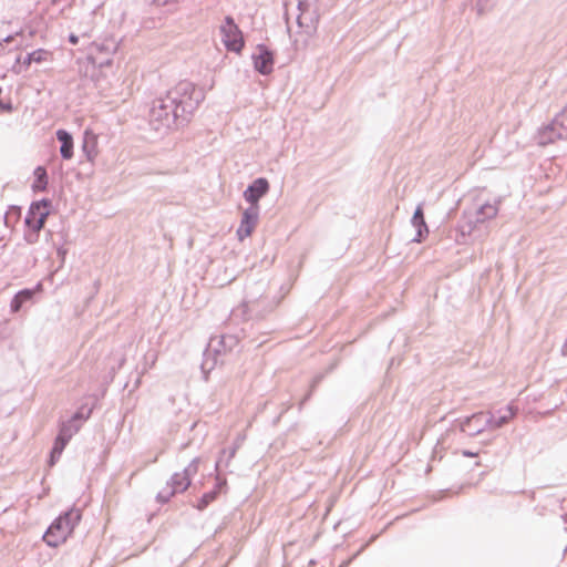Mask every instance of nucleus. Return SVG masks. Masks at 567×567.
I'll use <instances>...</instances> for the list:
<instances>
[{
    "label": "nucleus",
    "instance_id": "2eb2a0df",
    "mask_svg": "<svg viewBox=\"0 0 567 567\" xmlns=\"http://www.w3.org/2000/svg\"><path fill=\"white\" fill-rule=\"evenodd\" d=\"M460 429L468 436H475L488 429L485 419V412H476L470 416L464 417L460 423Z\"/></svg>",
    "mask_w": 567,
    "mask_h": 567
},
{
    "label": "nucleus",
    "instance_id": "f3484780",
    "mask_svg": "<svg viewBox=\"0 0 567 567\" xmlns=\"http://www.w3.org/2000/svg\"><path fill=\"white\" fill-rule=\"evenodd\" d=\"M120 47V41L114 37H106L101 41H93L90 44L89 53L95 55H114Z\"/></svg>",
    "mask_w": 567,
    "mask_h": 567
},
{
    "label": "nucleus",
    "instance_id": "a211bd4d",
    "mask_svg": "<svg viewBox=\"0 0 567 567\" xmlns=\"http://www.w3.org/2000/svg\"><path fill=\"white\" fill-rule=\"evenodd\" d=\"M96 399H92V402H83L70 416V419L63 421L62 423L70 424V426L80 424L81 427L82 424L91 417L94 409L96 408Z\"/></svg>",
    "mask_w": 567,
    "mask_h": 567
},
{
    "label": "nucleus",
    "instance_id": "39448f33",
    "mask_svg": "<svg viewBox=\"0 0 567 567\" xmlns=\"http://www.w3.org/2000/svg\"><path fill=\"white\" fill-rule=\"evenodd\" d=\"M220 34L221 41L227 51L235 52L237 54L241 53L245 41L243 38V32L239 29L238 24L235 22L231 16H226L224 19V23L220 25Z\"/></svg>",
    "mask_w": 567,
    "mask_h": 567
},
{
    "label": "nucleus",
    "instance_id": "aec40b11",
    "mask_svg": "<svg viewBox=\"0 0 567 567\" xmlns=\"http://www.w3.org/2000/svg\"><path fill=\"white\" fill-rule=\"evenodd\" d=\"M81 148L85 158L91 163L94 162L97 155V137L92 131H84Z\"/></svg>",
    "mask_w": 567,
    "mask_h": 567
},
{
    "label": "nucleus",
    "instance_id": "ea45409f",
    "mask_svg": "<svg viewBox=\"0 0 567 567\" xmlns=\"http://www.w3.org/2000/svg\"><path fill=\"white\" fill-rule=\"evenodd\" d=\"M462 454L465 456V457H474L477 455L476 452H473V451H470V450H463Z\"/></svg>",
    "mask_w": 567,
    "mask_h": 567
},
{
    "label": "nucleus",
    "instance_id": "6e6552de",
    "mask_svg": "<svg viewBox=\"0 0 567 567\" xmlns=\"http://www.w3.org/2000/svg\"><path fill=\"white\" fill-rule=\"evenodd\" d=\"M484 224L481 223L477 215L473 214L472 210H464L457 220L455 230L456 238L455 240L460 244H465L466 238L472 236L476 230L481 228Z\"/></svg>",
    "mask_w": 567,
    "mask_h": 567
},
{
    "label": "nucleus",
    "instance_id": "2f4dec72",
    "mask_svg": "<svg viewBox=\"0 0 567 567\" xmlns=\"http://www.w3.org/2000/svg\"><path fill=\"white\" fill-rule=\"evenodd\" d=\"M322 379H323V374H321V373H319V374H317V375H315V377L312 378L311 383H310V390H309V392L305 395V398L302 399V401H301V403H300L301 405H302L305 402H307V401L311 398L312 392H313V391H315V389L318 386V384L322 381Z\"/></svg>",
    "mask_w": 567,
    "mask_h": 567
},
{
    "label": "nucleus",
    "instance_id": "f704fd0d",
    "mask_svg": "<svg viewBox=\"0 0 567 567\" xmlns=\"http://www.w3.org/2000/svg\"><path fill=\"white\" fill-rule=\"evenodd\" d=\"M66 255H68V249L63 245H60L59 247H56V256L60 259V267L63 266Z\"/></svg>",
    "mask_w": 567,
    "mask_h": 567
},
{
    "label": "nucleus",
    "instance_id": "a19ab883",
    "mask_svg": "<svg viewBox=\"0 0 567 567\" xmlns=\"http://www.w3.org/2000/svg\"><path fill=\"white\" fill-rule=\"evenodd\" d=\"M560 353H561V355H564V357H565V355H567V337H566L565 342H564V343H563V346H561Z\"/></svg>",
    "mask_w": 567,
    "mask_h": 567
},
{
    "label": "nucleus",
    "instance_id": "423d86ee",
    "mask_svg": "<svg viewBox=\"0 0 567 567\" xmlns=\"http://www.w3.org/2000/svg\"><path fill=\"white\" fill-rule=\"evenodd\" d=\"M80 431V424L70 426V424H59L58 434L54 437L53 445L49 452L47 464L49 467H53L60 460L64 449L73 437L75 433Z\"/></svg>",
    "mask_w": 567,
    "mask_h": 567
},
{
    "label": "nucleus",
    "instance_id": "9b49d317",
    "mask_svg": "<svg viewBox=\"0 0 567 567\" xmlns=\"http://www.w3.org/2000/svg\"><path fill=\"white\" fill-rule=\"evenodd\" d=\"M260 207L248 206L241 213L240 224L236 230L237 238L243 241L249 237L258 224Z\"/></svg>",
    "mask_w": 567,
    "mask_h": 567
},
{
    "label": "nucleus",
    "instance_id": "49530a36",
    "mask_svg": "<svg viewBox=\"0 0 567 567\" xmlns=\"http://www.w3.org/2000/svg\"><path fill=\"white\" fill-rule=\"evenodd\" d=\"M116 370H117V368H112V369H111V371H110V373H111L112 375H114V374L116 373Z\"/></svg>",
    "mask_w": 567,
    "mask_h": 567
},
{
    "label": "nucleus",
    "instance_id": "864d4df0",
    "mask_svg": "<svg viewBox=\"0 0 567 567\" xmlns=\"http://www.w3.org/2000/svg\"><path fill=\"white\" fill-rule=\"evenodd\" d=\"M565 529L567 530V526L565 527Z\"/></svg>",
    "mask_w": 567,
    "mask_h": 567
},
{
    "label": "nucleus",
    "instance_id": "9d476101",
    "mask_svg": "<svg viewBox=\"0 0 567 567\" xmlns=\"http://www.w3.org/2000/svg\"><path fill=\"white\" fill-rule=\"evenodd\" d=\"M228 491L227 480L217 474L215 476V484L212 489L205 492L193 507L198 509L199 512L205 511L212 503H214L221 494H226Z\"/></svg>",
    "mask_w": 567,
    "mask_h": 567
},
{
    "label": "nucleus",
    "instance_id": "79ce46f5",
    "mask_svg": "<svg viewBox=\"0 0 567 567\" xmlns=\"http://www.w3.org/2000/svg\"><path fill=\"white\" fill-rule=\"evenodd\" d=\"M555 409H557V405H555V406H554L553 409H550V410H547V411L544 413V415H549V414H551V412H553Z\"/></svg>",
    "mask_w": 567,
    "mask_h": 567
},
{
    "label": "nucleus",
    "instance_id": "c85d7f7f",
    "mask_svg": "<svg viewBox=\"0 0 567 567\" xmlns=\"http://www.w3.org/2000/svg\"><path fill=\"white\" fill-rule=\"evenodd\" d=\"M237 449H238L237 445H233V446H229L228 449L220 450L219 456L217 457L216 463H215V471L218 472L219 467H221L225 455H227V461L225 462V467H227L229 465L230 461L236 455Z\"/></svg>",
    "mask_w": 567,
    "mask_h": 567
},
{
    "label": "nucleus",
    "instance_id": "5701e85b",
    "mask_svg": "<svg viewBox=\"0 0 567 567\" xmlns=\"http://www.w3.org/2000/svg\"><path fill=\"white\" fill-rule=\"evenodd\" d=\"M53 53L47 49L39 48L25 54L22 60L24 69H28L32 63H42L52 59Z\"/></svg>",
    "mask_w": 567,
    "mask_h": 567
},
{
    "label": "nucleus",
    "instance_id": "b1692460",
    "mask_svg": "<svg viewBox=\"0 0 567 567\" xmlns=\"http://www.w3.org/2000/svg\"><path fill=\"white\" fill-rule=\"evenodd\" d=\"M501 203V198L496 199L494 204L488 202L482 204L475 210H472L473 214L477 215L481 223L485 224L486 220L494 218L498 213V204Z\"/></svg>",
    "mask_w": 567,
    "mask_h": 567
},
{
    "label": "nucleus",
    "instance_id": "a878e982",
    "mask_svg": "<svg viewBox=\"0 0 567 567\" xmlns=\"http://www.w3.org/2000/svg\"><path fill=\"white\" fill-rule=\"evenodd\" d=\"M190 484V480L179 472L174 473L167 481V486L174 491L175 494L184 493Z\"/></svg>",
    "mask_w": 567,
    "mask_h": 567
},
{
    "label": "nucleus",
    "instance_id": "0eeeda50",
    "mask_svg": "<svg viewBox=\"0 0 567 567\" xmlns=\"http://www.w3.org/2000/svg\"><path fill=\"white\" fill-rule=\"evenodd\" d=\"M254 70L260 75H270L275 66V52L265 43H258L256 52L251 54Z\"/></svg>",
    "mask_w": 567,
    "mask_h": 567
},
{
    "label": "nucleus",
    "instance_id": "393cba45",
    "mask_svg": "<svg viewBox=\"0 0 567 567\" xmlns=\"http://www.w3.org/2000/svg\"><path fill=\"white\" fill-rule=\"evenodd\" d=\"M239 343V340L234 334H223L217 341V344L213 348V352L216 355L233 351Z\"/></svg>",
    "mask_w": 567,
    "mask_h": 567
},
{
    "label": "nucleus",
    "instance_id": "c9c22d12",
    "mask_svg": "<svg viewBox=\"0 0 567 567\" xmlns=\"http://www.w3.org/2000/svg\"><path fill=\"white\" fill-rule=\"evenodd\" d=\"M489 0H477V12L478 14H482L485 10V8L487 7Z\"/></svg>",
    "mask_w": 567,
    "mask_h": 567
},
{
    "label": "nucleus",
    "instance_id": "3c124183",
    "mask_svg": "<svg viewBox=\"0 0 567 567\" xmlns=\"http://www.w3.org/2000/svg\"><path fill=\"white\" fill-rule=\"evenodd\" d=\"M216 363H217V360L214 359L213 364H212V367L209 369H212Z\"/></svg>",
    "mask_w": 567,
    "mask_h": 567
},
{
    "label": "nucleus",
    "instance_id": "8fccbe9b",
    "mask_svg": "<svg viewBox=\"0 0 567 567\" xmlns=\"http://www.w3.org/2000/svg\"><path fill=\"white\" fill-rule=\"evenodd\" d=\"M226 461H227V455L224 456V462H223L221 466H225Z\"/></svg>",
    "mask_w": 567,
    "mask_h": 567
},
{
    "label": "nucleus",
    "instance_id": "c756f323",
    "mask_svg": "<svg viewBox=\"0 0 567 567\" xmlns=\"http://www.w3.org/2000/svg\"><path fill=\"white\" fill-rule=\"evenodd\" d=\"M200 462L202 458L199 456L194 457L181 473L192 481L198 472Z\"/></svg>",
    "mask_w": 567,
    "mask_h": 567
},
{
    "label": "nucleus",
    "instance_id": "a18cd8bd",
    "mask_svg": "<svg viewBox=\"0 0 567 567\" xmlns=\"http://www.w3.org/2000/svg\"><path fill=\"white\" fill-rule=\"evenodd\" d=\"M12 38H13L12 35H8V37H6V38L3 39V41H4V42H10Z\"/></svg>",
    "mask_w": 567,
    "mask_h": 567
},
{
    "label": "nucleus",
    "instance_id": "f03ea898",
    "mask_svg": "<svg viewBox=\"0 0 567 567\" xmlns=\"http://www.w3.org/2000/svg\"><path fill=\"white\" fill-rule=\"evenodd\" d=\"M82 519V511L71 506L56 516L42 536L43 542L52 548L65 543Z\"/></svg>",
    "mask_w": 567,
    "mask_h": 567
},
{
    "label": "nucleus",
    "instance_id": "473e14b6",
    "mask_svg": "<svg viewBox=\"0 0 567 567\" xmlns=\"http://www.w3.org/2000/svg\"><path fill=\"white\" fill-rule=\"evenodd\" d=\"M374 538L375 536H372L368 543L363 544L349 559L343 560L339 567H348L352 560H354L367 548V546L374 540Z\"/></svg>",
    "mask_w": 567,
    "mask_h": 567
},
{
    "label": "nucleus",
    "instance_id": "72a5a7b5",
    "mask_svg": "<svg viewBox=\"0 0 567 567\" xmlns=\"http://www.w3.org/2000/svg\"><path fill=\"white\" fill-rule=\"evenodd\" d=\"M22 60L23 59L21 55L16 56L14 64L10 69L12 73L20 74L23 70H25L24 65L22 64Z\"/></svg>",
    "mask_w": 567,
    "mask_h": 567
},
{
    "label": "nucleus",
    "instance_id": "603ef678",
    "mask_svg": "<svg viewBox=\"0 0 567 567\" xmlns=\"http://www.w3.org/2000/svg\"><path fill=\"white\" fill-rule=\"evenodd\" d=\"M566 553H567V546L565 547L563 555H565Z\"/></svg>",
    "mask_w": 567,
    "mask_h": 567
},
{
    "label": "nucleus",
    "instance_id": "37998d69",
    "mask_svg": "<svg viewBox=\"0 0 567 567\" xmlns=\"http://www.w3.org/2000/svg\"><path fill=\"white\" fill-rule=\"evenodd\" d=\"M124 362H125V358H122V359L120 360V362H118L117 369H121V368H122V365L124 364Z\"/></svg>",
    "mask_w": 567,
    "mask_h": 567
},
{
    "label": "nucleus",
    "instance_id": "4c0bfd02",
    "mask_svg": "<svg viewBox=\"0 0 567 567\" xmlns=\"http://www.w3.org/2000/svg\"><path fill=\"white\" fill-rule=\"evenodd\" d=\"M68 42L72 45H76L79 43V35H76L75 33L71 32L69 35H68Z\"/></svg>",
    "mask_w": 567,
    "mask_h": 567
},
{
    "label": "nucleus",
    "instance_id": "cd10ccee",
    "mask_svg": "<svg viewBox=\"0 0 567 567\" xmlns=\"http://www.w3.org/2000/svg\"><path fill=\"white\" fill-rule=\"evenodd\" d=\"M86 61L94 69L102 70L104 68H109L113 64V55H95L93 53H87Z\"/></svg>",
    "mask_w": 567,
    "mask_h": 567
},
{
    "label": "nucleus",
    "instance_id": "f257e3e1",
    "mask_svg": "<svg viewBox=\"0 0 567 567\" xmlns=\"http://www.w3.org/2000/svg\"><path fill=\"white\" fill-rule=\"evenodd\" d=\"M206 93L195 83L183 80L165 95L153 101L148 112V125L158 136L187 126L204 102Z\"/></svg>",
    "mask_w": 567,
    "mask_h": 567
},
{
    "label": "nucleus",
    "instance_id": "7ed1b4c3",
    "mask_svg": "<svg viewBox=\"0 0 567 567\" xmlns=\"http://www.w3.org/2000/svg\"><path fill=\"white\" fill-rule=\"evenodd\" d=\"M319 0H298L296 18L297 25L307 37H313L317 33L320 13L318 9Z\"/></svg>",
    "mask_w": 567,
    "mask_h": 567
},
{
    "label": "nucleus",
    "instance_id": "ddd939ff",
    "mask_svg": "<svg viewBox=\"0 0 567 567\" xmlns=\"http://www.w3.org/2000/svg\"><path fill=\"white\" fill-rule=\"evenodd\" d=\"M43 286L39 281L32 288H23L14 293L10 301V312L18 313L25 305L33 303L37 293L42 292Z\"/></svg>",
    "mask_w": 567,
    "mask_h": 567
},
{
    "label": "nucleus",
    "instance_id": "c03bdc74",
    "mask_svg": "<svg viewBox=\"0 0 567 567\" xmlns=\"http://www.w3.org/2000/svg\"><path fill=\"white\" fill-rule=\"evenodd\" d=\"M62 1H63V0H51V3H52L53 6H56V4H59L60 2H62Z\"/></svg>",
    "mask_w": 567,
    "mask_h": 567
},
{
    "label": "nucleus",
    "instance_id": "e433bc0d",
    "mask_svg": "<svg viewBox=\"0 0 567 567\" xmlns=\"http://www.w3.org/2000/svg\"><path fill=\"white\" fill-rule=\"evenodd\" d=\"M177 0H150V2L152 4H155V6H166L168 3H173V2H176Z\"/></svg>",
    "mask_w": 567,
    "mask_h": 567
},
{
    "label": "nucleus",
    "instance_id": "4468645a",
    "mask_svg": "<svg viewBox=\"0 0 567 567\" xmlns=\"http://www.w3.org/2000/svg\"><path fill=\"white\" fill-rule=\"evenodd\" d=\"M411 225L415 228V236L411 239L412 243L421 244L429 236V226L424 215V203L421 202L416 205L411 217Z\"/></svg>",
    "mask_w": 567,
    "mask_h": 567
},
{
    "label": "nucleus",
    "instance_id": "7c9ffc66",
    "mask_svg": "<svg viewBox=\"0 0 567 567\" xmlns=\"http://www.w3.org/2000/svg\"><path fill=\"white\" fill-rule=\"evenodd\" d=\"M175 493L172 491L168 486H166L164 489L159 491L156 495V501L159 504H166L169 502L172 496H174Z\"/></svg>",
    "mask_w": 567,
    "mask_h": 567
},
{
    "label": "nucleus",
    "instance_id": "bb28decb",
    "mask_svg": "<svg viewBox=\"0 0 567 567\" xmlns=\"http://www.w3.org/2000/svg\"><path fill=\"white\" fill-rule=\"evenodd\" d=\"M22 207L19 205H10L3 216L6 227L13 228L20 220Z\"/></svg>",
    "mask_w": 567,
    "mask_h": 567
},
{
    "label": "nucleus",
    "instance_id": "1a4fd4ad",
    "mask_svg": "<svg viewBox=\"0 0 567 567\" xmlns=\"http://www.w3.org/2000/svg\"><path fill=\"white\" fill-rule=\"evenodd\" d=\"M269 190V181L266 177H257L247 185L243 193V197L249 206L260 207V199L265 197Z\"/></svg>",
    "mask_w": 567,
    "mask_h": 567
},
{
    "label": "nucleus",
    "instance_id": "de8ad7c7",
    "mask_svg": "<svg viewBox=\"0 0 567 567\" xmlns=\"http://www.w3.org/2000/svg\"><path fill=\"white\" fill-rule=\"evenodd\" d=\"M561 518L564 519L565 523H567V514L561 515Z\"/></svg>",
    "mask_w": 567,
    "mask_h": 567
},
{
    "label": "nucleus",
    "instance_id": "412c9836",
    "mask_svg": "<svg viewBox=\"0 0 567 567\" xmlns=\"http://www.w3.org/2000/svg\"><path fill=\"white\" fill-rule=\"evenodd\" d=\"M33 183L31 184V189L33 193H42L48 190L49 186V175L48 171L44 166L38 165L33 169Z\"/></svg>",
    "mask_w": 567,
    "mask_h": 567
},
{
    "label": "nucleus",
    "instance_id": "dca6fc26",
    "mask_svg": "<svg viewBox=\"0 0 567 567\" xmlns=\"http://www.w3.org/2000/svg\"><path fill=\"white\" fill-rule=\"evenodd\" d=\"M518 409L516 406L507 404L506 406L498 409L495 413L485 412L488 429L495 430L502 427L514 417Z\"/></svg>",
    "mask_w": 567,
    "mask_h": 567
},
{
    "label": "nucleus",
    "instance_id": "09e8293b",
    "mask_svg": "<svg viewBox=\"0 0 567 567\" xmlns=\"http://www.w3.org/2000/svg\"><path fill=\"white\" fill-rule=\"evenodd\" d=\"M94 287H95L96 289H99V287H100V281H95V282H94Z\"/></svg>",
    "mask_w": 567,
    "mask_h": 567
},
{
    "label": "nucleus",
    "instance_id": "20e7f679",
    "mask_svg": "<svg viewBox=\"0 0 567 567\" xmlns=\"http://www.w3.org/2000/svg\"><path fill=\"white\" fill-rule=\"evenodd\" d=\"M567 138V107L560 110L546 125L538 128L537 143L548 145Z\"/></svg>",
    "mask_w": 567,
    "mask_h": 567
},
{
    "label": "nucleus",
    "instance_id": "f8f14e48",
    "mask_svg": "<svg viewBox=\"0 0 567 567\" xmlns=\"http://www.w3.org/2000/svg\"><path fill=\"white\" fill-rule=\"evenodd\" d=\"M52 200L48 197L31 202L29 215H37V220L32 224V229L41 231L44 228L47 219L52 213Z\"/></svg>",
    "mask_w": 567,
    "mask_h": 567
},
{
    "label": "nucleus",
    "instance_id": "4be33fe9",
    "mask_svg": "<svg viewBox=\"0 0 567 567\" xmlns=\"http://www.w3.org/2000/svg\"><path fill=\"white\" fill-rule=\"evenodd\" d=\"M37 220V215H29V210L23 220V239L28 245H34L39 241L40 230L32 229V224Z\"/></svg>",
    "mask_w": 567,
    "mask_h": 567
},
{
    "label": "nucleus",
    "instance_id": "58836bf2",
    "mask_svg": "<svg viewBox=\"0 0 567 567\" xmlns=\"http://www.w3.org/2000/svg\"><path fill=\"white\" fill-rule=\"evenodd\" d=\"M212 347V344L209 343L208 344V348L204 351V362L202 363V370L205 371V367L207 365L208 363V355H209V348Z\"/></svg>",
    "mask_w": 567,
    "mask_h": 567
},
{
    "label": "nucleus",
    "instance_id": "6ab92c4d",
    "mask_svg": "<svg viewBox=\"0 0 567 567\" xmlns=\"http://www.w3.org/2000/svg\"><path fill=\"white\" fill-rule=\"evenodd\" d=\"M56 140L60 143V155L64 161H69L74 154V140L72 134L65 128H59L55 132Z\"/></svg>",
    "mask_w": 567,
    "mask_h": 567
}]
</instances>
